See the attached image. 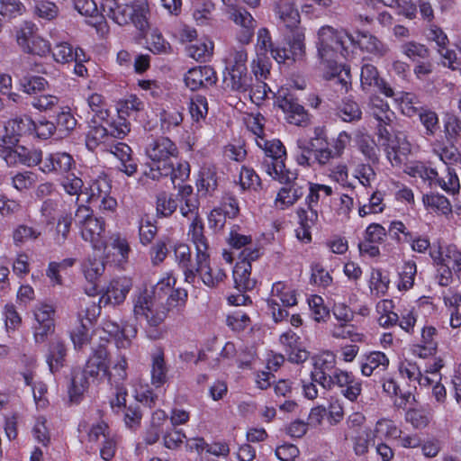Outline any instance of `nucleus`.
Wrapping results in <instances>:
<instances>
[{
    "instance_id": "obj_1",
    "label": "nucleus",
    "mask_w": 461,
    "mask_h": 461,
    "mask_svg": "<svg viewBox=\"0 0 461 461\" xmlns=\"http://www.w3.org/2000/svg\"><path fill=\"white\" fill-rule=\"evenodd\" d=\"M348 38L351 42L355 41V39L348 35L347 32L343 30H337L331 26H322L318 31V54L320 59L322 60L325 68L330 70L327 72L326 78H335L339 77L341 69L337 64V58L339 55L345 56L348 53L347 48L345 47V39Z\"/></svg>"
},
{
    "instance_id": "obj_2",
    "label": "nucleus",
    "mask_w": 461,
    "mask_h": 461,
    "mask_svg": "<svg viewBox=\"0 0 461 461\" xmlns=\"http://www.w3.org/2000/svg\"><path fill=\"white\" fill-rule=\"evenodd\" d=\"M101 8L107 17L121 26L131 23L141 32H145L149 27V10L145 1L140 0L133 5H119L117 0H103Z\"/></svg>"
},
{
    "instance_id": "obj_3",
    "label": "nucleus",
    "mask_w": 461,
    "mask_h": 461,
    "mask_svg": "<svg viewBox=\"0 0 461 461\" xmlns=\"http://www.w3.org/2000/svg\"><path fill=\"white\" fill-rule=\"evenodd\" d=\"M257 144L265 151L261 162L262 168L273 179L289 180L294 177V172L285 168L284 158L285 149L278 140H267L264 137L256 139Z\"/></svg>"
},
{
    "instance_id": "obj_4",
    "label": "nucleus",
    "mask_w": 461,
    "mask_h": 461,
    "mask_svg": "<svg viewBox=\"0 0 461 461\" xmlns=\"http://www.w3.org/2000/svg\"><path fill=\"white\" fill-rule=\"evenodd\" d=\"M168 312L169 307L158 301L153 293L147 289L140 292L133 299L134 317L138 321H145L151 328L159 326Z\"/></svg>"
},
{
    "instance_id": "obj_5",
    "label": "nucleus",
    "mask_w": 461,
    "mask_h": 461,
    "mask_svg": "<svg viewBox=\"0 0 461 461\" xmlns=\"http://www.w3.org/2000/svg\"><path fill=\"white\" fill-rule=\"evenodd\" d=\"M37 27L24 22L14 29V38L19 48L28 54L45 56L50 51V43L37 33Z\"/></svg>"
},
{
    "instance_id": "obj_6",
    "label": "nucleus",
    "mask_w": 461,
    "mask_h": 461,
    "mask_svg": "<svg viewBox=\"0 0 461 461\" xmlns=\"http://www.w3.org/2000/svg\"><path fill=\"white\" fill-rule=\"evenodd\" d=\"M76 217L81 226L82 238L90 242L95 249H102L104 246V221L92 216L86 206H79Z\"/></svg>"
},
{
    "instance_id": "obj_7",
    "label": "nucleus",
    "mask_w": 461,
    "mask_h": 461,
    "mask_svg": "<svg viewBox=\"0 0 461 461\" xmlns=\"http://www.w3.org/2000/svg\"><path fill=\"white\" fill-rule=\"evenodd\" d=\"M196 275L200 276L203 283L211 288L217 287L222 283L227 276L225 271L218 266H211L210 254L195 257V267L186 273V281L194 283Z\"/></svg>"
},
{
    "instance_id": "obj_8",
    "label": "nucleus",
    "mask_w": 461,
    "mask_h": 461,
    "mask_svg": "<svg viewBox=\"0 0 461 461\" xmlns=\"http://www.w3.org/2000/svg\"><path fill=\"white\" fill-rule=\"evenodd\" d=\"M279 301L284 306H294L297 303L296 294L294 289L283 282L273 285L270 298L267 300L268 307L276 322L281 321L288 316L286 310L282 309Z\"/></svg>"
},
{
    "instance_id": "obj_9",
    "label": "nucleus",
    "mask_w": 461,
    "mask_h": 461,
    "mask_svg": "<svg viewBox=\"0 0 461 461\" xmlns=\"http://www.w3.org/2000/svg\"><path fill=\"white\" fill-rule=\"evenodd\" d=\"M176 144L167 137L152 139L146 147V154L151 159L150 167H162L177 155Z\"/></svg>"
},
{
    "instance_id": "obj_10",
    "label": "nucleus",
    "mask_w": 461,
    "mask_h": 461,
    "mask_svg": "<svg viewBox=\"0 0 461 461\" xmlns=\"http://www.w3.org/2000/svg\"><path fill=\"white\" fill-rule=\"evenodd\" d=\"M369 109L373 117L376 120L377 136L379 139H388L392 124L395 119L394 113L388 104L379 96L370 97Z\"/></svg>"
},
{
    "instance_id": "obj_11",
    "label": "nucleus",
    "mask_w": 461,
    "mask_h": 461,
    "mask_svg": "<svg viewBox=\"0 0 461 461\" xmlns=\"http://www.w3.org/2000/svg\"><path fill=\"white\" fill-rule=\"evenodd\" d=\"M311 377L325 389H330V376L336 370V357L330 351L322 352L312 358Z\"/></svg>"
},
{
    "instance_id": "obj_12",
    "label": "nucleus",
    "mask_w": 461,
    "mask_h": 461,
    "mask_svg": "<svg viewBox=\"0 0 461 461\" xmlns=\"http://www.w3.org/2000/svg\"><path fill=\"white\" fill-rule=\"evenodd\" d=\"M33 129L34 122L29 116L15 117L5 123L0 140L6 145H16L21 138L32 134Z\"/></svg>"
},
{
    "instance_id": "obj_13",
    "label": "nucleus",
    "mask_w": 461,
    "mask_h": 461,
    "mask_svg": "<svg viewBox=\"0 0 461 461\" xmlns=\"http://www.w3.org/2000/svg\"><path fill=\"white\" fill-rule=\"evenodd\" d=\"M276 102L290 124L305 127L310 123L308 113L291 95L279 96Z\"/></svg>"
},
{
    "instance_id": "obj_14",
    "label": "nucleus",
    "mask_w": 461,
    "mask_h": 461,
    "mask_svg": "<svg viewBox=\"0 0 461 461\" xmlns=\"http://www.w3.org/2000/svg\"><path fill=\"white\" fill-rule=\"evenodd\" d=\"M109 366V353L104 347L99 346L88 357L83 371L93 380H100L107 377Z\"/></svg>"
},
{
    "instance_id": "obj_15",
    "label": "nucleus",
    "mask_w": 461,
    "mask_h": 461,
    "mask_svg": "<svg viewBox=\"0 0 461 461\" xmlns=\"http://www.w3.org/2000/svg\"><path fill=\"white\" fill-rule=\"evenodd\" d=\"M285 186L282 187L277 193L275 203L276 206L281 210L294 205L304 194V188L297 182L296 174L294 173V177L289 180L276 179Z\"/></svg>"
},
{
    "instance_id": "obj_16",
    "label": "nucleus",
    "mask_w": 461,
    "mask_h": 461,
    "mask_svg": "<svg viewBox=\"0 0 461 461\" xmlns=\"http://www.w3.org/2000/svg\"><path fill=\"white\" fill-rule=\"evenodd\" d=\"M279 341L290 362L301 364L309 358V351L303 347L301 338L295 332L292 330L284 332L280 336Z\"/></svg>"
},
{
    "instance_id": "obj_17",
    "label": "nucleus",
    "mask_w": 461,
    "mask_h": 461,
    "mask_svg": "<svg viewBox=\"0 0 461 461\" xmlns=\"http://www.w3.org/2000/svg\"><path fill=\"white\" fill-rule=\"evenodd\" d=\"M361 87L364 91L370 92L376 88L387 97L394 95L392 87L379 76L377 68L371 64L362 67L360 75Z\"/></svg>"
},
{
    "instance_id": "obj_18",
    "label": "nucleus",
    "mask_w": 461,
    "mask_h": 461,
    "mask_svg": "<svg viewBox=\"0 0 461 461\" xmlns=\"http://www.w3.org/2000/svg\"><path fill=\"white\" fill-rule=\"evenodd\" d=\"M133 285L131 278L128 276H121L113 279L106 287L104 294L101 297L100 302L119 305L122 303Z\"/></svg>"
},
{
    "instance_id": "obj_19",
    "label": "nucleus",
    "mask_w": 461,
    "mask_h": 461,
    "mask_svg": "<svg viewBox=\"0 0 461 461\" xmlns=\"http://www.w3.org/2000/svg\"><path fill=\"white\" fill-rule=\"evenodd\" d=\"M185 82L187 87L194 91L215 85L217 77L212 67L203 66L189 69L185 74Z\"/></svg>"
},
{
    "instance_id": "obj_20",
    "label": "nucleus",
    "mask_w": 461,
    "mask_h": 461,
    "mask_svg": "<svg viewBox=\"0 0 461 461\" xmlns=\"http://www.w3.org/2000/svg\"><path fill=\"white\" fill-rule=\"evenodd\" d=\"M189 174L190 167L187 162H179L176 167H175L171 160L167 164L164 163L162 167H151L149 171L145 172V175L153 180L170 176L173 183L176 180H180L181 182L185 181L188 178Z\"/></svg>"
},
{
    "instance_id": "obj_21",
    "label": "nucleus",
    "mask_w": 461,
    "mask_h": 461,
    "mask_svg": "<svg viewBox=\"0 0 461 461\" xmlns=\"http://www.w3.org/2000/svg\"><path fill=\"white\" fill-rule=\"evenodd\" d=\"M178 206L181 214L191 221L201 219L199 216V199L193 193L190 185H183L179 189L177 195Z\"/></svg>"
},
{
    "instance_id": "obj_22",
    "label": "nucleus",
    "mask_w": 461,
    "mask_h": 461,
    "mask_svg": "<svg viewBox=\"0 0 461 461\" xmlns=\"http://www.w3.org/2000/svg\"><path fill=\"white\" fill-rule=\"evenodd\" d=\"M275 12L287 30L301 28L300 14L293 0H278L275 4Z\"/></svg>"
},
{
    "instance_id": "obj_23",
    "label": "nucleus",
    "mask_w": 461,
    "mask_h": 461,
    "mask_svg": "<svg viewBox=\"0 0 461 461\" xmlns=\"http://www.w3.org/2000/svg\"><path fill=\"white\" fill-rule=\"evenodd\" d=\"M384 140H386V144H384L385 152L392 166L397 167L402 165L411 152L410 143L404 138L398 136L392 139L391 134L388 139Z\"/></svg>"
},
{
    "instance_id": "obj_24",
    "label": "nucleus",
    "mask_w": 461,
    "mask_h": 461,
    "mask_svg": "<svg viewBox=\"0 0 461 461\" xmlns=\"http://www.w3.org/2000/svg\"><path fill=\"white\" fill-rule=\"evenodd\" d=\"M67 348L64 340L59 337L51 339L49 343L46 360L51 373L59 372L66 363Z\"/></svg>"
},
{
    "instance_id": "obj_25",
    "label": "nucleus",
    "mask_w": 461,
    "mask_h": 461,
    "mask_svg": "<svg viewBox=\"0 0 461 461\" xmlns=\"http://www.w3.org/2000/svg\"><path fill=\"white\" fill-rule=\"evenodd\" d=\"M354 42H356L362 50L372 54L377 59L385 57L390 51L386 44L367 32H359Z\"/></svg>"
},
{
    "instance_id": "obj_26",
    "label": "nucleus",
    "mask_w": 461,
    "mask_h": 461,
    "mask_svg": "<svg viewBox=\"0 0 461 461\" xmlns=\"http://www.w3.org/2000/svg\"><path fill=\"white\" fill-rule=\"evenodd\" d=\"M75 166L72 156L67 152L50 154L43 162L42 171L46 173H68Z\"/></svg>"
},
{
    "instance_id": "obj_27",
    "label": "nucleus",
    "mask_w": 461,
    "mask_h": 461,
    "mask_svg": "<svg viewBox=\"0 0 461 461\" xmlns=\"http://www.w3.org/2000/svg\"><path fill=\"white\" fill-rule=\"evenodd\" d=\"M389 358L380 351H373L365 355L361 362V373L365 376H371L387 369Z\"/></svg>"
},
{
    "instance_id": "obj_28",
    "label": "nucleus",
    "mask_w": 461,
    "mask_h": 461,
    "mask_svg": "<svg viewBox=\"0 0 461 461\" xmlns=\"http://www.w3.org/2000/svg\"><path fill=\"white\" fill-rule=\"evenodd\" d=\"M377 438L375 429H365L350 435L352 450L357 456H365L368 454L371 446L375 443Z\"/></svg>"
},
{
    "instance_id": "obj_29",
    "label": "nucleus",
    "mask_w": 461,
    "mask_h": 461,
    "mask_svg": "<svg viewBox=\"0 0 461 461\" xmlns=\"http://www.w3.org/2000/svg\"><path fill=\"white\" fill-rule=\"evenodd\" d=\"M51 53L54 60L60 64L86 60V55L81 49H74L70 43L66 41L57 43L51 50Z\"/></svg>"
},
{
    "instance_id": "obj_30",
    "label": "nucleus",
    "mask_w": 461,
    "mask_h": 461,
    "mask_svg": "<svg viewBox=\"0 0 461 461\" xmlns=\"http://www.w3.org/2000/svg\"><path fill=\"white\" fill-rule=\"evenodd\" d=\"M110 150L116 156L120 161V170L128 176H133L137 172V163L131 158V149L125 143L118 142L112 145L110 143Z\"/></svg>"
},
{
    "instance_id": "obj_31",
    "label": "nucleus",
    "mask_w": 461,
    "mask_h": 461,
    "mask_svg": "<svg viewBox=\"0 0 461 461\" xmlns=\"http://www.w3.org/2000/svg\"><path fill=\"white\" fill-rule=\"evenodd\" d=\"M227 73L224 76L223 82L226 87L245 93L249 91L251 86L252 77L249 75L248 69H226Z\"/></svg>"
},
{
    "instance_id": "obj_32",
    "label": "nucleus",
    "mask_w": 461,
    "mask_h": 461,
    "mask_svg": "<svg viewBox=\"0 0 461 461\" xmlns=\"http://www.w3.org/2000/svg\"><path fill=\"white\" fill-rule=\"evenodd\" d=\"M88 375L80 370H73L68 389L69 402L79 403L89 386Z\"/></svg>"
},
{
    "instance_id": "obj_33",
    "label": "nucleus",
    "mask_w": 461,
    "mask_h": 461,
    "mask_svg": "<svg viewBox=\"0 0 461 461\" xmlns=\"http://www.w3.org/2000/svg\"><path fill=\"white\" fill-rule=\"evenodd\" d=\"M80 431H86V447L93 448L94 446L101 443L108 436L112 434V431L108 424L104 421H99L91 426H87L86 423L79 424Z\"/></svg>"
},
{
    "instance_id": "obj_34",
    "label": "nucleus",
    "mask_w": 461,
    "mask_h": 461,
    "mask_svg": "<svg viewBox=\"0 0 461 461\" xmlns=\"http://www.w3.org/2000/svg\"><path fill=\"white\" fill-rule=\"evenodd\" d=\"M251 264L246 260L239 261L233 270V279L236 288L240 292L251 290L256 285L255 279L250 277Z\"/></svg>"
},
{
    "instance_id": "obj_35",
    "label": "nucleus",
    "mask_w": 461,
    "mask_h": 461,
    "mask_svg": "<svg viewBox=\"0 0 461 461\" xmlns=\"http://www.w3.org/2000/svg\"><path fill=\"white\" fill-rule=\"evenodd\" d=\"M188 236L195 247V257L209 254V243L204 235V226L202 219H198L191 222L188 230Z\"/></svg>"
},
{
    "instance_id": "obj_36",
    "label": "nucleus",
    "mask_w": 461,
    "mask_h": 461,
    "mask_svg": "<svg viewBox=\"0 0 461 461\" xmlns=\"http://www.w3.org/2000/svg\"><path fill=\"white\" fill-rule=\"evenodd\" d=\"M356 144L367 162H371L372 164H377L379 162V149L371 135L358 131L356 135Z\"/></svg>"
},
{
    "instance_id": "obj_37",
    "label": "nucleus",
    "mask_w": 461,
    "mask_h": 461,
    "mask_svg": "<svg viewBox=\"0 0 461 461\" xmlns=\"http://www.w3.org/2000/svg\"><path fill=\"white\" fill-rule=\"evenodd\" d=\"M167 366L162 350H157L151 357V384L155 387H160L167 383Z\"/></svg>"
},
{
    "instance_id": "obj_38",
    "label": "nucleus",
    "mask_w": 461,
    "mask_h": 461,
    "mask_svg": "<svg viewBox=\"0 0 461 461\" xmlns=\"http://www.w3.org/2000/svg\"><path fill=\"white\" fill-rule=\"evenodd\" d=\"M330 334L337 339H349L352 342H363L365 340V335L348 322L334 324L330 330Z\"/></svg>"
},
{
    "instance_id": "obj_39",
    "label": "nucleus",
    "mask_w": 461,
    "mask_h": 461,
    "mask_svg": "<svg viewBox=\"0 0 461 461\" xmlns=\"http://www.w3.org/2000/svg\"><path fill=\"white\" fill-rule=\"evenodd\" d=\"M104 270L105 265L104 260L101 258H89L84 264L85 277L93 285L89 294H95L96 292V284L100 277L104 275Z\"/></svg>"
},
{
    "instance_id": "obj_40",
    "label": "nucleus",
    "mask_w": 461,
    "mask_h": 461,
    "mask_svg": "<svg viewBox=\"0 0 461 461\" xmlns=\"http://www.w3.org/2000/svg\"><path fill=\"white\" fill-rule=\"evenodd\" d=\"M402 53L413 62L428 59L430 56L429 49L420 42L408 41L401 45Z\"/></svg>"
},
{
    "instance_id": "obj_41",
    "label": "nucleus",
    "mask_w": 461,
    "mask_h": 461,
    "mask_svg": "<svg viewBox=\"0 0 461 461\" xmlns=\"http://www.w3.org/2000/svg\"><path fill=\"white\" fill-rule=\"evenodd\" d=\"M289 32L291 36L288 37V45L292 61L301 60L305 54L304 32L302 27Z\"/></svg>"
},
{
    "instance_id": "obj_42",
    "label": "nucleus",
    "mask_w": 461,
    "mask_h": 461,
    "mask_svg": "<svg viewBox=\"0 0 461 461\" xmlns=\"http://www.w3.org/2000/svg\"><path fill=\"white\" fill-rule=\"evenodd\" d=\"M425 207L434 212L448 215L452 212V206L447 197L438 194H426L422 198Z\"/></svg>"
},
{
    "instance_id": "obj_43",
    "label": "nucleus",
    "mask_w": 461,
    "mask_h": 461,
    "mask_svg": "<svg viewBox=\"0 0 461 461\" xmlns=\"http://www.w3.org/2000/svg\"><path fill=\"white\" fill-rule=\"evenodd\" d=\"M101 307L91 298H83L79 302L77 318L79 321L92 324L100 315Z\"/></svg>"
},
{
    "instance_id": "obj_44",
    "label": "nucleus",
    "mask_w": 461,
    "mask_h": 461,
    "mask_svg": "<svg viewBox=\"0 0 461 461\" xmlns=\"http://www.w3.org/2000/svg\"><path fill=\"white\" fill-rule=\"evenodd\" d=\"M187 55L199 62L207 61L213 51V43L209 41H198L186 48Z\"/></svg>"
},
{
    "instance_id": "obj_45",
    "label": "nucleus",
    "mask_w": 461,
    "mask_h": 461,
    "mask_svg": "<svg viewBox=\"0 0 461 461\" xmlns=\"http://www.w3.org/2000/svg\"><path fill=\"white\" fill-rule=\"evenodd\" d=\"M432 151L437 155L441 161L445 164H456L457 163V158H459V151L457 148L452 143L450 146H447L441 140H435L431 143Z\"/></svg>"
},
{
    "instance_id": "obj_46",
    "label": "nucleus",
    "mask_w": 461,
    "mask_h": 461,
    "mask_svg": "<svg viewBox=\"0 0 461 461\" xmlns=\"http://www.w3.org/2000/svg\"><path fill=\"white\" fill-rule=\"evenodd\" d=\"M337 115L346 122H354L361 120L362 111L357 102L347 99L338 107Z\"/></svg>"
},
{
    "instance_id": "obj_47",
    "label": "nucleus",
    "mask_w": 461,
    "mask_h": 461,
    "mask_svg": "<svg viewBox=\"0 0 461 461\" xmlns=\"http://www.w3.org/2000/svg\"><path fill=\"white\" fill-rule=\"evenodd\" d=\"M111 137L108 129L103 125H96L90 129L86 136V146L89 149H95L100 144L110 145Z\"/></svg>"
},
{
    "instance_id": "obj_48",
    "label": "nucleus",
    "mask_w": 461,
    "mask_h": 461,
    "mask_svg": "<svg viewBox=\"0 0 461 461\" xmlns=\"http://www.w3.org/2000/svg\"><path fill=\"white\" fill-rule=\"evenodd\" d=\"M55 307L51 304L40 303L33 310L34 323L55 327Z\"/></svg>"
},
{
    "instance_id": "obj_49",
    "label": "nucleus",
    "mask_w": 461,
    "mask_h": 461,
    "mask_svg": "<svg viewBox=\"0 0 461 461\" xmlns=\"http://www.w3.org/2000/svg\"><path fill=\"white\" fill-rule=\"evenodd\" d=\"M41 235V232L26 224H19L13 230V240L15 246H21L27 241L36 240Z\"/></svg>"
},
{
    "instance_id": "obj_50",
    "label": "nucleus",
    "mask_w": 461,
    "mask_h": 461,
    "mask_svg": "<svg viewBox=\"0 0 461 461\" xmlns=\"http://www.w3.org/2000/svg\"><path fill=\"white\" fill-rule=\"evenodd\" d=\"M216 173L212 167H203L197 182L198 191L210 194L217 188Z\"/></svg>"
},
{
    "instance_id": "obj_51",
    "label": "nucleus",
    "mask_w": 461,
    "mask_h": 461,
    "mask_svg": "<svg viewBox=\"0 0 461 461\" xmlns=\"http://www.w3.org/2000/svg\"><path fill=\"white\" fill-rule=\"evenodd\" d=\"M144 109V103L136 95H130L117 103V112L120 116L131 115Z\"/></svg>"
},
{
    "instance_id": "obj_52",
    "label": "nucleus",
    "mask_w": 461,
    "mask_h": 461,
    "mask_svg": "<svg viewBox=\"0 0 461 461\" xmlns=\"http://www.w3.org/2000/svg\"><path fill=\"white\" fill-rule=\"evenodd\" d=\"M103 330L117 339L119 347L126 348L130 345L129 335L126 334L127 329L122 328L116 321L105 320L103 323Z\"/></svg>"
},
{
    "instance_id": "obj_53",
    "label": "nucleus",
    "mask_w": 461,
    "mask_h": 461,
    "mask_svg": "<svg viewBox=\"0 0 461 461\" xmlns=\"http://www.w3.org/2000/svg\"><path fill=\"white\" fill-rule=\"evenodd\" d=\"M128 363L123 356H119L112 370H108L107 378L111 384L121 385L127 378Z\"/></svg>"
},
{
    "instance_id": "obj_54",
    "label": "nucleus",
    "mask_w": 461,
    "mask_h": 461,
    "mask_svg": "<svg viewBox=\"0 0 461 461\" xmlns=\"http://www.w3.org/2000/svg\"><path fill=\"white\" fill-rule=\"evenodd\" d=\"M14 148L17 151V156L21 164L28 167H34L40 164L42 160V152L40 149H30L18 144H16Z\"/></svg>"
},
{
    "instance_id": "obj_55",
    "label": "nucleus",
    "mask_w": 461,
    "mask_h": 461,
    "mask_svg": "<svg viewBox=\"0 0 461 461\" xmlns=\"http://www.w3.org/2000/svg\"><path fill=\"white\" fill-rule=\"evenodd\" d=\"M194 5L193 16L198 25L207 24L212 19L214 5L210 1L197 2Z\"/></svg>"
},
{
    "instance_id": "obj_56",
    "label": "nucleus",
    "mask_w": 461,
    "mask_h": 461,
    "mask_svg": "<svg viewBox=\"0 0 461 461\" xmlns=\"http://www.w3.org/2000/svg\"><path fill=\"white\" fill-rule=\"evenodd\" d=\"M438 185L447 193L456 194L459 193L460 183L454 169L447 167V174L435 179Z\"/></svg>"
},
{
    "instance_id": "obj_57",
    "label": "nucleus",
    "mask_w": 461,
    "mask_h": 461,
    "mask_svg": "<svg viewBox=\"0 0 461 461\" xmlns=\"http://www.w3.org/2000/svg\"><path fill=\"white\" fill-rule=\"evenodd\" d=\"M389 286V279L384 276L380 269H373L369 280V287L372 294L376 296L384 295Z\"/></svg>"
},
{
    "instance_id": "obj_58",
    "label": "nucleus",
    "mask_w": 461,
    "mask_h": 461,
    "mask_svg": "<svg viewBox=\"0 0 461 461\" xmlns=\"http://www.w3.org/2000/svg\"><path fill=\"white\" fill-rule=\"evenodd\" d=\"M189 112L195 122L199 123L202 120H204L208 113L206 98L202 95H195L192 98L189 104Z\"/></svg>"
},
{
    "instance_id": "obj_59",
    "label": "nucleus",
    "mask_w": 461,
    "mask_h": 461,
    "mask_svg": "<svg viewBox=\"0 0 461 461\" xmlns=\"http://www.w3.org/2000/svg\"><path fill=\"white\" fill-rule=\"evenodd\" d=\"M375 164L368 163H360L355 168V177L358 179L360 184L364 186H370L371 184L376 178V172L375 170Z\"/></svg>"
},
{
    "instance_id": "obj_60",
    "label": "nucleus",
    "mask_w": 461,
    "mask_h": 461,
    "mask_svg": "<svg viewBox=\"0 0 461 461\" xmlns=\"http://www.w3.org/2000/svg\"><path fill=\"white\" fill-rule=\"evenodd\" d=\"M248 54L244 49H231L226 58V69H241L247 68Z\"/></svg>"
},
{
    "instance_id": "obj_61",
    "label": "nucleus",
    "mask_w": 461,
    "mask_h": 461,
    "mask_svg": "<svg viewBox=\"0 0 461 461\" xmlns=\"http://www.w3.org/2000/svg\"><path fill=\"white\" fill-rule=\"evenodd\" d=\"M444 131L448 141L457 142L461 135V119L454 114L447 115L444 122Z\"/></svg>"
},
{
    "instance_id": "obj_62",
    "label": "nucleus",
    "mask_w": 461,
    "mask_h": 461,
    "mask_svg": "<svg viewBox=\"0 0 461 461\" xmlns=\"http://www.w3.org/2000/svg\"><path fill=\"white\" fill-rule=\"evenodd\" d=\"M418 115L421 124L426 129V134L433 136L439 128L438 114L434 111L421 108Z\"/></svg>"
},
{
    "instance_id": "obj_63",
    "label": "nucleus",
    "mask_w": 461,
    "mask_h": 461,
    "mask_svg": "<svg viewBox=\"0 0 461 461\" xmlns=\"http://www.w3.org/2000/svg\"><path fill=\"white\" fill-rule=\"evenodd\" d=\"M416 272V264L413 261L405 262L400 273L398 288L400 290H409L411 288L414 284Z\"/></svg>"
},
{
    "instance_id": "obj_64",
    "label": "nucleus",
    "mask_w": 461,
    "mask_h": 461,
    "mask_svg": "<svg viewBox=\"0 0 461 461\" xmlns=\"http://www.w3.org/2000/svg\"><path fill=\"white\" fill-rule=\"evenodd\" d=\"M37 181V176L31 171L20 172L14 175L12 178L13 186L22 192L31 189Z\"/></svg>"
}]
</instances>
